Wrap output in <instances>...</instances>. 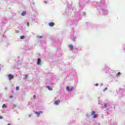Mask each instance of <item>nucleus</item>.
<instances>
[{
	"label": "nucleus",
	"instance_id": "nucleus-1",
	"mask_svg": "<svg viewBox=\"0 0 125 125\" xmlns=\"http://www.w3.org/2000/svg\"><path fill=\"white\" fill-rule=\"evenodd\" d=\"M73 89H74V87H70L69 86H66V90L69 92L73 91Z\"/></svg>",
	"mask_w": 125,
	"mask_h": 125
},
{
	"label": "nucleus",
	"instance_id": "nucleus-2",
	"mask_svg": "<svg viewBox=\"0 0 125 125\" xmlns=\"http://www.w3.org/2000/svg\"><path fill=\"white\" fill-rule=\"evenodd\" d=\"M8 78L9 81H11V80H12V79H14V76H13V75H12V74H9L8 75Z\"/></svg>",
	"mask_w": 125,
	"mask_h": 125
},
{
	"label": "nucleus",
	"instance_id": "nucleus-3",
	"mask_svg": "<svg viewBox=\"0 0 125 125\" xmlns=\"http://www.w3.org/2000/svg\"><path fill=\"white\" fill-rule=\"evenodd\" d=\"M59 103H60V100H57V101H55L54 102V104L55 105H59Z\"/></svg>",
	"mask_w": 125,
	"mask_h": 125
},
{
	"label": "nucleus",
	"instance_id": "nucleus-4",
	"mask_svg": "<svg viewBox=\"0 0 125 125\" xmlns=\"http://www.w3.org/2000/svg\"><path fill=\"white\" fill-rule=\"evenodd\" d=\"M54 25H55V24L54 22H50L49 23V25L50 26V27H53V26H54Z\"/></svg>",
	"mask_w": 125,
	"mask_h": 125
},
{
	"label": "nucleus",
	"instance_id": "nucleus-5",
	"mask_svg": "<svg viewBox=\"0 0 125 125\" xmlns=\"http://www.w3.org/2000/svg\"><path fill=\"white\" fill-rule=\"evenodd\" d=\"M42 63V60H40V59H38V61L37 62L38 65H41Z\"/></svg>",
	"mask_w": 125,
	"mask_h": 125
},
{
	"label": "nucleus",
	"instance_id": "nucleus-6",
	"mask_svg": "<svg viewBox=\"0 0 125 125\" xmlns=\"http://www.w3.org/2000/svg\"><path fill=\"white\" fill-rule=\"evenodd\" d=\"M27 14V12L26 11H23L21 13L22 16H24V15H26Z\"/></svg>",
	"mask_w": 125,
	"mask_h": 125
},
{
	"label": "nucleus",
	"instance_id": "nucleus-7",
	"mask_svg": "<svg viewBox=\"0 0 125 125\" xmlns=\"http://www.w3.org/2000/svg\"><path fill=\"white\" fill-rule=\"evenodd\" d=\"M68 46H69V48H70V49H73V45L70 44V45H69Z\"/></svg>",
	"mask_w": 125,
	"mask_h": 125
},
{
	"label": "nucleus",
	"instance_id": "nucleus-8",
	"mask_svg": "<svg viewBox=\"0 0 125 125\" xmlns=\"http://www.w3.org/2000/svg\"><path fill=\"white\" fill-rule=\"evenodd\" d=\"M97 117H98V115L95 114H94V116H93V118H94V119H96V118H97Z\"/></svg>",
	"mask_w": 125,
	"mask_h": 125
},
{
	"label": "nucleus",
	"instance_id": "nucleus-9",
	"mask_svg": "<svg viewBox=\"0 0 125 125\" xmlns=\"http://www.w3.org/2000/svg\"><path fill=\"white\" fill-rule=\"evenodd\" d=\"M46 87L48 88L49 90H52V89L51 88V87H50L49 86H47Z\"/></svg>",
	"mask_w": 125,
	"mask_h": 125
},
{
	"label": "nucleus",
	"instance_id": "nucleus-10",
	"mask_svg": "<svg viewBox=\"0 0 125 125\" xmlns=\"http://www.w3.org/2000/svg\"><path fill=\"white\" fill-rule=\"evenodd\" d=\"M40 114H42V111H40L39 112H36V114H37V115H40Z\"/></svg>",
	"mask_w": 125,
	"mask_h": 125
},
{
	"label": "nucleus",
	"instance_id": "nucleus-11",
	"mask_svg": "<svg viewBox=\"0 0 125 125\" xmlns=\"http://www.w3.org/2000/svg\"><path fill=\"white\" fill-rule=\"evenodd\" d=\"M95 111H92L91 115V116H93V115H95Z\"/></svg>",
	"mask_w": 125,
	"mask_h": 125
},
{
	"label": "nucleus",
	"instance_id": "nucleus-12",
	"mask_svg": "<svg viewBox=\"0 0 125 125\" xmlns=\"http://www.w3.org/2000/svg\"><path fill=\"white\" fill-rule=\"evenodd\" d=\"M21 40H24V39H25V36H21Z\"/></svg>",
	"mask_w": 125,
	"mask_h": 125
},
{
	"label": "nucleus",
	"instance_id": "nucleus-13",
	"mask_svg": "<svg viewBox=\"0 0 125 125\" xmlns=\"http://www.w3.org/2000/svg\"><path fill=\"white\" fill-rule=\"evenodd\" d=\"M6 107V105H5V104H3V105H2V108H5Z\"/></svg>",
	"mask_w": 125,
	"mask_h": 125
},
{
	"label": "nucleus",
	"instance_id": "nucleus-14",
	"mask_svg": "<svg viewBox=\"0 0 125 125\" xmlns=\"http://www.w3.org/2000/svg\"><path fill=\"white\" fill-rule=\"evenodd\" d=\"M16 88V90H19V86H17Z\"/></svg>",
	"mask_w": 125,
	"mask_h": 125
},
{
	"label": "nucleus",
	"instance_id": "nucleus-15",
	"mask_svg": "<svg viewBox=\"0 0 125 125\" xmlns=\"http://www.w3.org/2000/svg\"><path fill=\"white\" fill-rule=\"evenodd\" d=\"M104 105L105 108H107V104H104Z\"/></svg>",
	"mask_w": 125,
	"mask_h": 125
},
{
	"label": "nucleus",
	"instance_id": "nucleus-16",
	"mask_svg": "<svg viewBox=\"0 0 125 125\" xmlns=\"http://www.w3.org/2000/svg\"><path fill=\"white\" fill-rule=\"evenodd\" d=\"M120 75H121V73L120 72H118L117 74V76H120Z\"/></svg>",
	"mask_w": 125,
	"mask_h": 125
},
{
	"label": "nucleus",
	"instance_id": "nucleus-17",
	"mask_svg": "<svg viewBox=\"0 0 125 125\" xmlns=\"http://www.w3.org/2000/svg\"><path fill=\"white\" fill-rule=\"evenodd\" d=\"M42 36L37 37L38 39H42Z\"/></svg>",
	"mask_w": 125,
	"mask_h": 125
},
{
	"label": "nucleus",
	"instance_id": "nucleus-18",
	"mask_svg": "<svg viewBox=\"0 0 125 125\" xmlns=\"http://www.w3.org/2000/svg\"><path fill=\"white\" fill-rule=\"evenodd\" d=\"M106 90H107V88H105L104 89V91H106Z\"/></svg>",
	"mask_w": 125,
	"mask_h": 125
},
{
	"label": "nucleus",
	"instance_id": "nucleus-19",
	"mask_svg": "<svg viewBox=\"0 0 125 125\" xmlns=\"http://www.w3.org/2000/svg\"><path fill=\"white\" fill-rule=\"evenodd\" d=\"M27 25L28 27H29V26H30V24H29V22H27Z\"/></svg>",
	"mask_w": 125,
	"mask_h": 125
},
{
	"label": "nucleus",
	"instance_id": "nucleus-20",
	"mask_svg": "<svg viewBox=\"0 0 125 125\" xmlns=\"http://www.w3.org/2000/svg\"><path fill=\"white\" fill-rule=\"evenodd\" d=\"M2 116H0V120H2Z\"/></svg>",
	"mask_w": 125,
	"mask_h": 125
},
{
	"label": "nucleus",
	"instance_id": "nucleus-21",
	"mask_svg": "<svg viewBox=\"0 0 125 125\" xmlns=\"http://www.w3.org/2000/svg\"><path fill=\"white\" fill-rule=\"evenodd\" d=\"M33 98H34V99H36V95H34Z\"/></svg>",
	"mask_w": 125,
	"mask_h": 125
},
{
	"label": "nucleus",
	"instance_id": "nucleus-22",
	"mask_svg": "<svg viewBox=\"0 0 125 125\" xmlns=\"http://www.w3.org/2000/svg\"><path fill=\"white\" fill-rule=\"evenodd\" d=\"M10 98H13V96H11L10 97Z\"/></svg>",
	"mask_w": 125,
	"mask_h": 125
},
{
	"label": "nucleus",
	"instance_id": "nucleus-23",
	"mask_svg": "<svg viewBox=\"0 0 125 125\" xmlns=\"http://www.w3.org/2000/svg\"><path fill=\"white\" fill-rule=\"evenodd\" d=\"M44 3H47V1H44Z\"/></svg>",
	"mask_w": 125,
	"mask_h": 125
},
{
	"label": "nucleus",
	"instance_id": "nucleus-24",
	"mask_svg": "<svg viewBox=\"0 0 125 125\" xmlns=\"http://www.w3.org/2000/svg\"><path fill=\"white\" fill-rule=\"evenodd\" d=\"M26 78H28V75H26V76H25V79H26Z\"/></svg>",
	"mask_w": 125,
	"mask_h": 125
},
{
	"label": "nucleus",
	"instance_id": "nucleus-25",
	"mask_svg": "<svg viewBox=\"0 0 125 125\" xmlns=\"http://www.w3.org/2000/svg\"><path fill=\"white\" fill-rule=\"evenodd\" d=\"M97 85H98V83L96 84V86H97Z\"/></svg>",
	"mask_w": 125,
	"mask_h": 125
},
{
	"label": "nucleus",
	"instance_id": "nucleus-26",
	"mask_svg": "<svg viewBox=\"0 0 125 125\" xmlns=\"http://www.w3.org/2000/svg\"><path fill=\"white\" fill-rule=\"evenodd\" d=\"M7 125H11L10 123H9Z\"/></svg>",
	"mask_w": 125,
	"mask_h": 125
}]
</instances>
